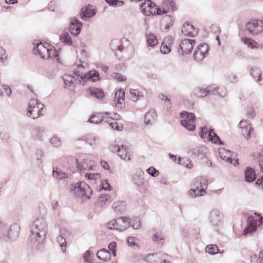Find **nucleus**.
Returning <instances> with one entry per match:
<instances>
[{
	"instance_id": "obj_55",
	"label": "nucleus",
	"mask_w": 263,
	"mask_h": 263,
	"mask_svg": "<svg viewBox=\"0 0 263 263\" xmlns=\"http://www.w3.org/2000/svg\"><path fill=\"white\" fill-rule=\"evenodd\" d=\"M258 162L260 170L263 172V149L262 151V153L260 154V156H259V159L258 160Z\"/></svg>"
},
{
	"instance_id": "obj_50",
	"label": "nucleus",
	"mask_w": 263,
	"mask_h": 263,
	"mask_svg": "<svg viewBox=\"0 0 263 263\" xmlns=\"http://www.w3.org/2000/svg\"><path fill=\"white\" fill-rule=\"evenodd\" d=\"M127 241L129 246H134L137 244V239L135 237H128Z\"/></svg>"
},
{
	"instance_id": "obj_18",
	"label": "nucleus",
	"mask_w": 263,
	"mask_h": 263,
	"mask_svg": "<svg viewBox=\"0 0 263 263\" xmlns=\"http://www.w3.org/2000/svg\"><path fill=\"white\" fill-rule=\"evenodd\" d=\"M174 39L170 36L165 37L160 46V51L163 54H168L170 52Z\"/></svg>"
},
{
	"instance_id": "obj_6",
	"label": "nucleus",
	"mask_w": 263,
	"mask_h": 263,
	"mask_svg": "<svg viewBox=\"0 0 263 263\" xmlns=\"http://www.w3.org/2000/svg\"><path fill=\"white\" fill-rule=\"evenodd\" d=\"M181 124L189 130L193 131L195 129L196 117L195 114L186 111H182L180 113Z\"/></svg>"
},
{
	"instance_id": "obj_56",
	"label": "nucleus",
	"mask_w": 263,
	"mask_h": 263,
	"mask_svg": "<svg viewBox=\"0 0 263 263\" xmlns=\"http://www.w3.org/2000/svg\"><path fill=\"white\" fill-rule=\"evenodd\" d=\"M96 141V139L94 138L92 136H89L87 139V142L91 145L95 144Z\"/></svg>"
},
{
	"instance_id": "obj_43",
	"label": "nucleus",
	"mask_w": 263,
	"mask_h": 263,
	"mask_svg": "<svg viewBox=\"0 0 263 263\" xmlns=\"http://www.w3.org/2000/svg\"><path fill=\"white\" fill-rule=\"evenodd\" d=\"M147 173L153 177H157L159 174V171L154 167H150L149 168L146 170Z\"/></svg>"
},
{
	"instance_id": "obj_61",
	"label": "nucleus",
	"mask_w": 263,
	"mask_h": 263,
	"mask_svg": "<svg viewBox=\"0 0 263 263\" xmlns=\"http://www.w3.org/2000/svg\"><path fill=\"white\" fill-rule=\"evenodd\" d=\"M170 158L172 159L174 161H175L176 160V156L175 155L172 154H169Z\"/></svg>"
},
{
	"instance_id": "obj_4",
	"label": "nucleus",
	"mask_w": 263,
	"mask_h": 263,
	"mask_svg": "<svg viewBox=\"0 0 263 263\" xmlns=\"http://www.w3.org/2000/svg\"><path fill=\"white\" fill-rule=\"evenodd\" d=\"M71 190L77 196L82 197L83 200L89 199L92 193L89 186L84 181H80L72 185Z\"/></svg>"
},
{
	"instance_id": "obj_49",
	"label": "nucleus",
	"mask_w": 263,
	"mask_h": 263,
	"mask_svg": "<svg viewBox=\"0 0 263 263\" xmlns=\"http://www.w3.org/2000/svg\"><path fill=\"white\" fill-rule=\"evenodd\" d=\"M50 143L54 146H59L60 145V140L57 137H53L50 139Z\"/></svg>"
},
{
	"instance_id": "obj_15",
	"label": "nucleus",
	"mask_w": 263,
	"mask_h": 263,
	"mask_svg": "<svg viewBox=\"0 0 263 263\" xmlns=\"http://www.w3.org/2000/svg\"><path fill=\"white\" fill-rule=\"evenodd\" d=\"M239 128L241 129V133L244 137L248 139L250 138L254 129L249 122L246 120H241L239 123Z\"/></svg>"
},
{
	"instance_id": "obj_51",
	"label": "nucleus",
	"mask_w": 263,
	"mask_h": 263,
	"mask_svg": "<svg viewBox=\"0 0 263 263\" xmlns=\"http://www.w3.org/2000/svg\"><path fill=\"white\" fill-rule=\"evenodd\" d=\"M153 239L154 241L161 240L163 239V236L161 232H156L153 236Z\"/></svg>"
},
{
	"instance_id": "obj_28",
	"label": "nucleus",
	"mask_w": 263,
	"mask_h": 263,
	"mask_svg": "<svg viewBox=\"0 0 263 263\" xmlns=\"http://www.w3.org/2000/svg\"><path fill=\"white\" fill-rule=\"evenodd\" d=\"M208 139L209 141H211L212 143L220 144H222V142H221L219 137L217 135V134L215 132H214L213 129L209 130Z\"/></svg>"
},
{
	"instance_id": "obj_25",
	"label": "nucleus",
	"mask_w": 263,
	"mask_h": 263,
	"mask_svg": "<svg viewBox=\"0 0 263 263\" xmlns=\"http://www.w3.org/2000/svg\"><path fill=\"white\" fill-rule=\"evenodd\" d=\"M97 256L100 259L105 262L109 261L111 259L110 252L105 249L98 251Z\"/></svg>"
},
{
	"instance_id": "obj_41",
	"label": "nucleus",
	"mask_w": 263,
	"mask_h": 263,
	"mask_svg": "<svg viewBox=\"0 0 263 263\" xmlns=\"http://www.w3.org/2000/svg\"><path fill=\"white\" fill-rule=\"evenodd\" d=\"M57 241L60 245V246L62 248L63 252H65L66 251L67 245L65 238L60 236L58 237Z\"/></svg>"
},
{
	"instance_id": "obj_38",
	"label": "nucleus",
	"mask_w": 263,
	"mask_h": 263,
	"mask_svg": "<svg viewBox=\"0 0 263 263\" xmlns=\"http://www.w3.org/2000/svg\"><path fill=\"white\" fill-rule=\"evenodd\" d=\"M85 177L89 180H94L97 181L100 180L101 178V174L99 173H86L85 174Z\"/></svg>"
},
{
	"instance_id": "obj_59",
	"label": "nucleus",
	"mask_w": 263,
	"mask_h": 263,
	"mask_svg": "<svg viewBox=\"0 0 263 263\" xmlns=\"http://www.w3.org/2000/svg\"><path fill=\"white\" fill-rule=\"evenodd\" d=\"M5 2L7 4H14L17 3V0H5Z\"/></svg>"
},
{
	"instance_id": "obj_19",
	"label": "nucleus",
	"mask_w": 263,
	"mask_h": 263,
	"mask_svg": "<svg viewBox=\"0 0 263 263\" xmlns=\"http://www.w3.org/2000/svg\"><path fill=\"white\" fill-rule=\"evenodd\" d=\"M83 81H90L91 82H97L100 80L99 72L95 70L89 71L85 73L83 76L81 77Z\"/></svg>"
},
{
	"instance_id": "obj_64",
	"label": "nucleus",
	"mask_w": 263,
	"mask_h": 263,
	"mask_svg": "<svg viewBox=\"0 0 263 263\" xmlns=\"http://www.w3.org/2000/svg\"><path fill=\"white\" fill-rule=\"evenodd\" d=\"M53 5V3L51 2L49 5H48V7L49 9H51V7H52V5Z\"/></svg>"
},
{
	"instance_id": "obj_9",
	"label": "nucleus",
	"mask_w": 263,
	"mask_h": 263,
	"mask_svg": "<svg viewBox=\"0 0 263 263\" xmlns=\"http://www.w3.org/2000/svg\"><path fill=\"white\" fill-rule=\"evenodd\" d=\"M263 224V217L255 213L249 217L248 227L245 230L246 233L254 232L258 226Z\"/></svg>"
},
{
	"instance_id": "obj_2",
	"label": "nucleus",
	"mask_w": 263,
	"mask_h": 263,
	"mask_svg": "<svg viewBox=\"0 0 263 263\" xmlns=\"http://www.w3.org/2000/svg\"><path fill=\"white\" fill-rule=\"evenodd\" d=\"M193 187L188 191L189 195L192 198L202 196L206 194V189L208 181L202 177H197L193 182Z\"/></svg>"
},
{
	"instance_id": "obj_27",
	"label": "nucleus",
	"mask_w": 263,
	"mask_h": 263,
	"mask_svg": "<svg viewBox=\"0 0 263 263\" xmlns=\"http://www.w3.org/2000/svg\"><path fill=\"white\" fill-rule=\"evenodd\" d=\"M157 117V114L154 110H150L147 112L144 117V121L146 124H153Z\"/></svg>"
},
{
	"instance_id": "obj_10",
	"label": "nucleus",
	"mask_w": 263,
	"mask_h": 263,
	"mask_svg": "<svg viewBox=\"0 0 263 263\" xmlns=\"http://www.w3.org/2000/svg\"><path fill=\"white\" fill-rule=\"evenodd\" d=\"M141 7L145 15L161 14V8H157L155 4L151 0H145L144 2L141 4Z\"/></svg>"
},
{
	"instance_id": "obj_30",
	"label": "nucleus",
	"mask_w": 263,
	"mask_h": 263,
	"mask_svg": "<svg viewBox=\"0 0 263 263\" xmlns=\"http://www.w3.org/2000/svg\"><path fill=\"white\" fill-rule=\"evenodd\" d=\"M125 99V93L123 90L119 89L116 91L114 98V102L117 104H122Z\"/></svg>"
},
{
	"instance_id": "obj_23",
	"label": "nucleus",
	"mask_w": 263,
	"mask_h": 263,
	"mask_svg": "<svg viewBox=\"0 0 263 263\" xmlns=\"http://www.w3.org/2000/svg\"><path fill=\"white\" fill-rule=\"evenodd\" d=\"M87 95L95 97L97 99H102L104 97V92L100 89L96 87H90L87 90Z\"/></svg>"
},
{
	"instance_id": "obj_5",
	"label": "nucleus",
	"mask_w": 263,
	"mask_h": 263,
	"mask_svg": "<svg viewBox=\"0 0 263 263\" xmlns=\"http://www.w3.org/2000/svg\"><path fill=\"white\" fill-rule=\"evenodd\" d=\"M76 166L79 171L91 170L95 166V162L89 156L84 154L79 155L76 159Z\"/></svg>"
},
{
	"instance_id": "obj_45",
	"label": "nucleus",
	"mask_w": 263,
	"mask_h": 263,
	"mask_svg": "<svg viewBox=\"0 0 263 263\" xmlns=\"http://www.w3.org/2000/svg\"><path fill=\"white\" fill-rule=\"evenodd\" d=\"M100 185L103 190L107 191H110L111 190V185L106 180L102 181Z\"/></svg>"
},
{
	"instance_id": "obj_62",
	"label": "nucleus",
	"mask_w": 263,
	"mask_h": 263,
	"mask_svg": "<svg viewBox=\"0 0 263 263\" xmlns=\"http://www.w3.org/2000/svg\"><path fill=\"white\" fill-rule=\"evenodd\" d=\"M108 69H109V68L108 66H102V70L104 72H107Z\"/></svg>"
},
{
	"instance_id": "obj_58",
	"label": "nucleus",
	"mask_w": 263,
	"mask_h": 263,
	"mask_svg": "<svg viewBox=\"0 0 263 263\" xmlns=\"http://www.w3.org/2000/svg\"><path fill=\"white\" fill-rule=\"evenodd\" d=\"M107 3L111 5H117V0H105Z\"/></svg>"
},
{
	"instance_id": "obj_14",
	"label": "nucleus",
	"mask_w": 263,
	"mask_h": 263,
	"mask_svg": "<svg viewBox=\"0 0 263 263\" xmlns=\"http://www.w3.org/2000/svg\"><path fill=\"white\" fill-rule=\"evenodd\" d=\"M209 51L208 45L206 44L199 45L194 52V58L196 60L200 61L202 60L208 54Z\"/></svg>"
},
{
	"instance_id": "obj_46",
	"label": "nucleus",
	"mask_w": 263,
	"mask_h": 263,
	"mask_svg": "<svg viewBox=\"0 0 263 263\" xmlns=\"http://www.w3.org/2000/svg\"><path fill=\"white\" fill-rule=\"evenodd\" d=\"M7 59L6 51L2 47H0V61L4 62Z\"/></svg>"
},
{
	"instance_id": "obj_54",
	"label": "nucleus",
	"mask_w": 263,
	"mask_h": 263,
	"mask_svg": "<svg viewBox=\"0 0 263 263\" xmlns=\"http://www.w3.org/2000/svg\"><path fill=\"white\" fill-rule=\"evenodd\" d=\"M140 226H141V223L139 220L135 219L133 221L132 226L134 229H137L139 228H140Z\"/></svg>"
},
{
	"instance_id": "obj_37",
	"label": "nucleus",
	"mask_w": 263,
	"mask_h": 263,
	"mask_svg": "<svg viewBox=\"0 0 263 263\" xmlns=\"http://www.w3.org/2000/svg\"><path fill=\"white\" fill-rule=\"evenodd\" d=\"M111 77L114 80L117 81L118 82H123L126 80V76L118 72H114L112 73Z\"/></svg>"
},
{
	"instance_id": "obj_26",
	"label": "nucleus",
	"mask_w": 263,
	"mask_h": 263,
	"mask_svg": "<svg viewBox=\"0 0 263 263\" xmlns=\"http://www.w3.org/2000/svg\"><path fill=\"white\" fill-rule=\"evenodd\" d=\"M109 115L107 112L103 115L102 113H96L92 115L89 118V121L90 122L95 124H98L101 122L103 120H104L105 117H108Z\"/></svg>"
},
{
	"instance_id": "obj_21",
	"label": "nucleus",
	"mask_w": 263,
	"mask_h": 263,
	"mask_svg": "<svg viewBox=\"0 0 263 263\" xmlns=\"http://www.w3.org/2000/svg\"><path fill=\"white\" fill-rule=\"evenodd\" d=\"M218 152L219 156L222 159L230 163H233L232 153L231 151L224 148H220L218 149ZM233 164H235L234 163H233Z\"/></svg>"
},
{
	"instance_id": "obj_17",
	"label": "nucleus",
	"mask_w": 263,
	"mask_h": 263,
	"mask_svg": "<svg viewBox=\"0 0 263 263\" xmlns=\"http://www.w3.org/2000/svg\"><path fill=\"white\" fill-rule=\"evenodd\" d=\"M176 8V3L174 0H163L161 9V14L173 12Z\"/></svg>"
},
{
	"instance_id": "obj_16",
	"label": "nucleus",
	"mask_w": 263,
	"mask_h": 263,
	"mask_svg": "<svg viewBox=\"0 0 263 263\" xmlns=\"http://www.w3.org/2000/svg\"><path fill=\"white\" fill-rule=\"evenodd\" d=\"M96 11L93 6L87 5L83 7L80 12V17L84 20L95 15Z\"/></svg>"
},
{
	"instance_id": "obj_11",
	"label": "nucleus",
	"mask_w": 263,
	"mask_h": 263,
	"mask_svg": "<svg viewBox=\"0 0 263 263\" xmlns=\"http://www.w3.org/2000/svg\"><path fill=\"white\" fill-rule=\"evenodd\" d=\"M195 44V41L193 39H185L182 40L179 45L178 52L182 55L190 53Z\"/></svg>"
},
{
	"instance_id": "obj_39",
	"label": "nucleus",
	"mask_w": 263,
	"mask_h": 263,
	"mask_svg": "<svg viewBox=\"0 0 263 263\" xmlns=\"http://www.w3.org/2000/svg\"><path fill=\"white\" fill-rule=\"evenodd\" d=\"M208 93V91L203 88H198L195 90V95L199 98L205 97Z\"/></svg>"
},
{
	"instance_id": "obj_24",
	"label": "nucleus",
	"mask_w": 263,
	"mask_h": 263,
	"mask_svg": "<svg viewBox=\"0 0 263 263\" xmlns=\"http://www.w3.org/2000/svg\"><path fill=\"white\" fill-rule=\"evenodd\" d=\"M146 44L148 47L154 48L158 44V41L157 36L152 33H148L146 34Z\"/></svg>"
},
{
	"instance_id": "obj_7",
	"label": "nucleus",
	"mask_w": 263,
	"mask_h": 263,
	"mask_svg": "<svg viewBox=\"0 0 263 263\" xmlns=\"http://www.w3.org/2000/svg\"><path fill=\"white\" fill-rule=\"evenodd\" d=\"M247 30L253 35L263 32V20L251 19L246 25Z\"/></svg>"
},
{
	"instance_id": "obj_40",
	"label": "nucleus",
	"mask_w": 263,
	"mask_h": 263,
	"mask_svg": "<svg viewBox=\"0 0 263 263\" xmlns=\"http://www.w3.org/2000/svg\"><path fill=\"white\" fill-rule=\"evenodd\" d=\"M125 205V203L124 202L119 201L113 204V208L116 211H120L123 210Z\"/></svg>"
},
{
	"instance_id": "obj_32",
	"label": "nucleus",
	"mask_w": 263,
	"mask_h": 263,
	"mask_svg": "<svg viewBox=\"0 0 263 263\" xmlns=\"http://www.w3.org/2000/svg\"><path fill=\"white\" fill-rule=\"evenodd\" d=\"M52 175L54 177L58 179H62L68 177V175L66 173L61 172L58 168H57L55 170L53 168Z\"/></svg>"
},
{
	"instance_id": "obj_63",
	"label": "nucleus",
	"mask_w": 263,
	"mask_h": 263,
	"mask_svg": "<svg viewBox=\"0 0 263 263\" xmlns=\"http://www.w3.org/2000/svg\"><path fill=\"white\" fill-rule=\"evenodd\" d=\"M259 258L263 261V251H260L259 253Z\"/></svg>"
},
{
	"instance_id": "obj_33",
	"label": "nucleus",
	"mask_w": 263,
	"mask_h": 263,
	"mask_svg": "<svg viewBox=\"0 0 263 263\" xmlns=\"http://www.w3.org/2000/svg\"><path fill=\"white\" fill-rule=\"evenodd\" d=\"M20 230V226L17 224H13L11 226L10 228V231L9 233V236L13 235L14 236L17 237L18 236Z\"/></svg>"
},
{
	"instance_id": "obj_60",
	"label": "nucleus",
	"mask_w": 263,
	"mask_h": 263,
	"mask_svg": "<svg viewBox=\"0 0 263 263\" xmlns=\"http://www.w3.org/2000/svg\"><path fill=\"white\" fill-rule=\"evenodd\" d=\"M161 100L167 101L168 102V105L171 104L170 100L167 97L162 95L161 97Z\"/></svg>"
},
{
	"instance_id": "obj_47",
	"label": "nucleus",
	"mask_w": 263,
	"mask_h": 263,
	"mask_svg": "<svg viewBox=\"0 0 263 263\" xmlns=\"http://www.w3.org/2000/svg\"><path fill=\"white\" fill-rule=\"evenodd\" d=\"M207 134H209V130L206 127H203L200 128L199 135L202 139H204L206 137Z\"/></svg>"
},
{
	"instance_id": "obj_34",
	"label": "nucleus",
	"mask_w": 263,
	"mask_h": 263,
	"mask_svg": "<svg viewBox=\"0 0 263 263\" xmlns=\"http://www.w3.org/2000/svg\"><path fill=\"white\" fill-rule=\"evenodd\" d=\"M110 200V196L106 194L101 195L99 197L97 202L100 206H103L107 202H109Z\"/></svg>"
},
{
	"instance_id": "obj_22",
	"label": "nucleus",
	"mask_w": 263,
	"mask_h": 263,
	"mask_svg": "<svg viewBox=\"0 0 263 263\" xmlns=\"http://www.w3.org/2000/svg\"><path fill=\"white\" fill-rule=\"evenodd\" d=\"M82 26V23L76 19H73L70 24V31L74 35L79 34Z\"/></svg>"
},
{
	"instance_id": "obj_44",
	"label": "nucleus",
	"mask_w": 263,
	"mask_h": 263,
	"mask_svg": "<svg viewBox=\"0 0 263 263\" xmlns=\"http://www.w3.org/2000/svg\"><path fill=\"white\" fill-rule=\"evenodd\" d=\"M251 74L254 79H256L257 81H259L260 80L261 73L258 70L252 69L251 71Z\"/></svg>"
},
{
	"instance_id": "obj_57",
	"label": "nucleus",
	"mask_w": 263,
	"mask_h": 263,
	"mask_svg": "<svg viewBox=\"0 0 263 263\" xmlns=\"http://www.w3.org/2000/svg\"><path fill=\"white\" fill-rule=\"evenodd\" d=\"M100 164L104 170H108L109 169V166L106 161L102 160L100 162Z\"/></svg>"
},
{
	"instance_id": "obj_29",
	"label": "nucleus",
	"mask_w": 263,
	"mask_h": 263,
	"mask_svg": "<svg viewBox=\"0 0 263 263\" xmlns=\"http://www.w3.org/2000/svg\"><path fill=\"white\" fill-rule=\"evenodd\" d=\"M245 179L248 182H252L255 179L256 175L255 171L250 167H247L245 171Z\"/></svg>"
},
{
	"instance_id": "obj_53",
	"label": "nucleus",
	"mask_w": 263,
	"mask_h": 263,
	"mask_svg": "<svg viewBox=\"0 0 263 263\" xmlns=\"http://www.w3.org/2000/svg\"><path fill=\"white\" fill-rule=\"evenodd\" d=\"M38 227L37 224H33L32 226V232L33 234H34L36 235V237H40L41 235L40 234V232L37 231Z\"/></svg>"
},
{
	"instance_id": "obj_48",
	"label": "nucleus",
	"mask_w": 263,
	"mask_h": 263,
	"mask_svg": "<svg viewBox=\"0 0 263 263\" xmlns=\"http://www.w3.org/2000/svg\"><path fill=\"white\" fill-rule=\"evenodd\" d=\"M63 80L65 82V84L66 85H67L68 84L66 82H68L69 83V86H70L71 84L73 83V81L74 80V78L69 76L65 74L64 76Z\"/></svg>"
},
{
	"instance_id": "obj_35",
	"label": "nucleus",
	"mask_w": 263,
	"mask_h": 263,
	"mask_svg": "<svg viewBox=\"0 0 263 263\" xmlns=\"http://www.w3.org/2000/svg\"><path fill=\"white\" fill-rule=\"evenodd\" d=\"M60 40L65 44L70 45L72 44L71 37L67 32H64L60 36Z\"/></svg>"
},
{
	"instance_id": "obj_42",
	"label": "nucleus",
	"mask_w": 263,
	"mask_h": 263,
	"mask_svg": "<svg viewBox=\"0 0 263 263\" xmlns=\"http://www.w3.org/2000/svg\"><path fill=\"white\" fill-rule=\"evenodd\" d=\"M139 91L137 89H132L130 91V99L134 102L137 101L139 97Z\"/></svg>"
},
{
	"instance_id": "obj_52",
	"label": "nucleus",
	"mask_w": 263,
	"mask_h": 263,
	"mask_svg": "<svg viewBox=\"0 0 263 263\" xmlns=\"http://www.w3.org/2000/svg\"><path fill=\"white\" fill-rule=\"evenodd\" d=\"M117 243L115 241L110 242L108 245V248L111 251L112 254L114 256H116V250Z\"/></svg>"
},
{
	"instance_id": "obj_20",
	"label": "nucleus",
	"mask_w": 263,
	"mask_h": 263,
	"mask_svg": "<svg viewBox=\"0 0 263 263\" xmlns=\"http://www.w3.org/2000/svg\"><path fill=\"white\" fill-rule=\"evenodd\" d=\"M182 32L187 36H194L197 33V30L193 26V25L185 23L183 24L182 28Z\"/></svg>"
},
{
	"instance_id": "obj_1",
	"label": "nucleus",
	"mask_w": 263,
	"mask_h": 263,
	"mask_svg": "<svg viewBox=\"0 0 263 263\" xmlns=\"http://www.w3.org/2000/svg\"><path fill=\"white\" fill-rule=\"evenodd\" d=\"M34 51L42 59H49L54 58L59 61V52L54 47L47 42H40L34 47Z\"/></svg>"
},
{
	"instance_id": "obj_36",
	"label": "nucleus",
	"mask_w": 263,
	"mask_h": 263,
	"mask_svg": "<svg viewBox=\"0 0 263 263\" xmlns=\"http://www.w3.org/2000/svg\"><path fill=\"white\" fill-rule=\"evenodd\" d=\"M218 248L215 245H209L205 248V252L214 255L218 253Z\"/></svg>"
},
{
	"instance_id": "obj_31",
	"label": "nucleus",
	"mask_w": 263,
	"mask_h": 263,
	"mask_svg": "<svg viewBox=\"0 0 263 263\" xmlns=\"http://www.w3.org/2000/svg\"><path fill=\"white\" fill-rule=\"evenodd\" d=\"M241 41L244 44L247 45L249 47L252 49L256 48L257 47V43L253 39L245 37L242 38Z\"/></svg>"
},
{
	"instance_id": "obj_12",
	"label": "nucleus",
	"mask_w": 263,
	"mask_h": 263,
	"mask_svg": "<svg viewBox=\"0 0 263 263\" xmlns=\"http://www.w3.org/2000/svg\"><path fill=\"white\" fill-rule=\"evenodd\" d=\"M108 117H105L104 120L107 122L110 126L117 130H122L123 128V125L117 121L120 119V116L117 114H110Z\"/></svg>"
},
{
	"instance_id": "obj_3",
	"label": "nucleus",
	"mask_w": 263,
	"mask_h": 263,
	"mask_svg": "<svg viewBox=\"0 0 263 263\" xmlns=\"http://www.w3.org/2000/svg\"><path fill=\"white\" fill-rule=\"evenodd\" d=\"M45 110L43 104L36 99H32L29 102L27 115L29 117L35 119L43 115Z\"/></svg>"
},
{
	"instance_id": "obj_13",
	"label": "nucleus",
	"mask_w": 263,
	"mask_h": 263,
	"mask_svg": "<svg viewBox=\"0 0 263 263\" xmlns=\"http://www.w3.org/2000/svg\"><path fill=\"white\" fill-rule=\"evenodd\" d=\"M111 149L112 152H117L121 159L125 160L130 159V154L126 145H122L121 147H119L117 145H112L111 146Z\"/></svg>"
},
{
	"instance_id": "obj_8",
	"label": "nucleus",
	"mask_w": 263,
	"mask_h": 263,
	"mask_svg": "<svg viewBox=\"0 0 263 263\" xmlns=\"http://www.w3.org/2000/svg\"><path fill=\"white\" fill-rule=\"evenodd\" d=\"M129 219L128 217H120L116 220L110 221L108 226L110 229L123 231L129 227Z\"/></svg>"
}]
</instances>
